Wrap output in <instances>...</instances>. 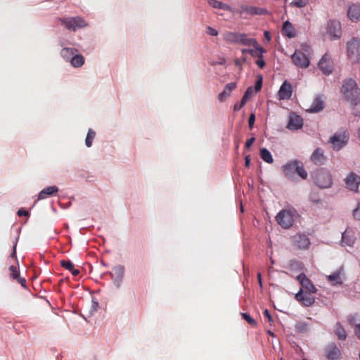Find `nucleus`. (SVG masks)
Masks as SVG:
<instances>
[{"label":"nucleus","mask_w":360,"mask_h":360,"mask_svg":"<svg viewBox=\"0 0 360 360\" xmlns=\"http://www.w3.org/2000/svg\"><path fill=\"white\" fill-rule=\"evenodd\" d=\"M290 4L293 6H295L297 8H303L307 5V1L306 0H294L290 3Z\"/></svg>","instance_id":"46"},{"label":"nucleus","mask_w":360,"mask_h":360,"mask_svg":"<svg viewBox=\"0 0 360 360\" xmlns=\"http://www.w3.org/2000/svg\"><path fill=\"white\" fill-rule=\"evenodd\" d=\"M241 316L244 320H245L250 325L256 326V321L251 317V316L248 313H241Z\"/></svg>","instance_id":"43"},{"label":"nucleus","mask_w":360,"mask_h":360,"mask_svg":"<svg viewBox=\"0 0 360 360\" xmlns=\"http://www.w3.org/2000/svg\"><path fill=\"white\" fill-rule=\"evenodd\" d=\"M15 280H16V281H17L20 284V285H21L23 288H25V289H26V288H27V285H26V280H25V278H22V277H20V276H19V277H18V278H15Z\"/></svg>","instance_id":"52"},{"label":"nucleus","mask_w":360,"mask_h":360,"mask_svg":"<svg viewBox=\"0 0 360 360\" xmlns=\"http://www.w3.org/2000/svg\"><path fill=\"white\" fill-rule=\"evenodd\" d=\"M352 108V114L355 116H360V98H358L356 101H349Z\"/></svg>","instance_id":"37"},{"label":"nucleus","mask_w":360,"mask_h":360,"mask_svg":"<svg viewBox=\"0 0 360 360\" xmlns=\"http://www.w3.org/2000/svg\"><path fill=\"white\" fill-rule=\"evenodd\" d=\"M335 333L340 340H345L347 338V333L340 322L335 324Z\"/></svg>","instance_id":"33"},{"label":"nucleus","mask_w":360,"mask_h":360,"mask_svg":"<svg viewBox=\"0 0 360 360\" xmlns=\"http://www.w3.org/2000/svg\"><path fill=\"white\" fill-rule=\"evenodd\" d=\"M250 164V155H247L245 158V167H249Z\"/></svg>","instance_id":"59"},{"label":"nucleus","mask_w":360,"mask_h":360,"mask_svg":"<svg viewBox=\"0 0 360 360\" xmlns=\"http://www.w3.org/2000/svg\"><path fill=\"white\" fill-rule=\"evenodd\" d=\"M68 62L72 67L78 68L82 67L84 64L85 58L82 54L77 52L75 53V54L72 57H71L70 60Z\"/></svg>","instance_id":"28"},{"label":"nucleus","mask_w":360,"mask_h":360,"mask_svg":"<svg viewBox=\"0 0 360 360\" xmlns=\"http://www.w3.org/2000/svg\"><path fill=\"white\" fill-rule=\"evenodd\" d=\"M293 243L299 249H307L310 245L309 237L304 233H299L294 236Z\"/></svg>","instance_id":"18"},{"label":"nucleus","mask_w":360,"mask_h":360,"mask_svg":"<svg viewBox=\"0 0 360 360\" xmlns=\"http://www.w3.org/2000/svg\"><path fill=\"white\" fill-rule=\"evenodd\" d=\"M59 191L56 186H49L42 189L37 195L38 200L46 199L49 196L54 195Z\"/></svg>","instance_id":"25"},{"label":"nucleus","mask_w":360,"mask_h":360,"mask_svg":"<svg viewBox=\"0 0 360 360\" xmlns=\"http://www.w3.org/2000/svg\"><path fill=\"white\" fill-rule=\"evenodd\" d=\"M262 83H263V77L261 75H259L257 76V79L255 82V92L257 93L258 91H259L262 87Z\"/></svg>","instance_id":"41"},{"label":"nucleus","mask_w":360,"mask_h":360,"mask_svg":"<svg viewBox=\"0 0 360 360\" xmlns=\"http://www.w3.org/2000/svg\"><path fill=\"white\" fill-rule=\"evenodd\" d=\"M78 50L72 47L61 49L60 54V56L67 62H68L71 57H72L75 53H77Z\"/></svg>","instance_id":"31"},{"label":"nucleus","mask_w":360,"mask_h":360,"mask_svg":"<svg viewBox=\"0 0 360 360\" xmlns=\"http://www.w3.org/2000/svg\"><path fill=\"white\" fill-rule=\"evenodd\" d=\"M208 4L210 6L214 8H219L224 11H229L230 6L226 4H224L221 1H219L218 0H209Z\"/></svg>","instance_id":"35"},{"label":"nucleus","mask_w":360,"mask_h":360,"mask_svg":"<svg viewBox=\"0 0 360 360\" xmlns=\"http://www.w3.org/2000/svg\"><path fill=\"white\" fill-rule=\"evenodd\" d=\"M9 270L11 271L10 277L13 279H15L20 276L19 267L17 266L11 265L9 267Z\"/></svg>","instance_id":"40"},{"label":"nucleus","mask_w":360,"mask_h":360,"mask_svg":"<svg viewBox=\"0 0 360 360\" xmlns=\"http://www.w3.org/2000/svg\"><path fill=\"white\" fill-rule=\"evenodd\" d=\"M241 52L243 55L245 54H250L252 57L256 58L257 56V50L255 48L254 49H243L241 50Z\"/></svg>","instance_id":"45"},{"label":"nucleus","mask_w":360,"mask_h":360,"mask_svg":"<svg viewBox=\"0 0 360 360\" xmlns=\"http://www.w3.org/2000/svg\"><path fill=\"white\" fill-rule=\"evenodd\" d=\"M223 38L225 41L231 44H241L243 46H251L252 42L256 44V39L248 37L245 33L236 32H226L223 34Z\"/></svg>","instance_id":"5"},{"label":"nucleus","mask_w":360,"mask_h":360,"mask_svg":"<svg viewBox=\"0 0 360 360\" xmlns=\"http://www.w3.org/2000/svg\"><path fill=\"white\" fill-rule=\"evenodd\" d=\"M347 16L353 22L360 21V4L350 5L347 10Z\"/></svg>","instance_id":"24"},{"label":"nucleus","mask_w":360,"mask_h":360,"mask_svg":"<svg viewBox=\"0 0 360 360\" xmlns=\"http://www.w3.org/2000/svg\"><path fill=\"white\" fill-rule=\"evenodd\" d=\"M314 184L321 189L331 188L333 184V179L330 172L326 168L316 169L313 174Z\"/></svg>","instance_id":"4"},{"label":"nucleus","mask_w":360,"mask_h":360,"mask_svg":"<svg viewBox=\"0 0 360 360\" xmlns=\"http://www.w3.org/2000/svg\"><path fill=\"white\" fill-rule=\"evenodd\" d=\"M282 32L283 35L290 39L295 36V30L292 26V24L289 20H287L283 23Z\"/></svg>","instance_id":"29"},{"label":"nucleus","mask_w":360,"mask_h":360,"mask_svg":"<svg viewBox=\"0 0 360 360\" xmlns=\"http://www.w3.org/2000/svg\"><path fill=\"white\" fill-rule=\"evenodd\" d=\"M345 183L347 188L354 192H358L360 176L354 172H350L345 179Z\"/></svg>","instance_id":"11"},{"label":"nucleus","mask_w":360,"mask_h":360,"mask_svg":"<svg viewBox=\"0 0 360 360\" xmlns=\"http://www.w3.org/2000/svg\"><path fill=\"white\" fill-rule=\"evenodd\" d=\"M17 214L18 217H27L30 215V213L26 210L21 208L18 210Z\"/></svg>","instance_id":"53"},{"label":"nucleus","mask_w":360,"mask_h":360,"mask_svg":"<svg viewBox=\"0 0 360 360\" xmlns=\"http://www.w3.org/2000/svg\"><path fill=\"white\" fill-rule=\"evenodd\" d=\"M236 88V82H230L226 84L224 90L218 96V99L220 101H224L227 97L230 96L232 90Z\"/></svg>","instance_id":"27"},{"label":"nucleus","mask_w":360,"mask_h":360,"mask_svg":"<svg viewBox=\"0 0 360 360\" xmlns=\"http://www.w3.org/2000/svg\"><path fill=\"white\" fill-rule=\"evenodd\" d=\"M254 94V89L252 86H249L245 90L241 100L240 102H238L233 105V110L237 112L240 110L247 103L248 100Z\"/></svg>","instance_id":"21"},{"label":"nucleus","mask_w":360,"mask_h":360,"mask_svg":"<svg viewBox=\"0 0 360 360\" xmlns=\"http://www.w3.org/2000/svg\"><path fill=\"white\" fill-rule=\"evenodd\" d=\"M264 315L265 317H266L268 319V321L269 322H272L273 321V318L269 312V311L268 309H265L264 311Z\"/></svg>","instance_id":"56"},{"label":"nucleus","mask_w":360,"mask_h":360,"mask_svg":"<svg viewBox=\"0 0 360 360\" xmlns=\"http://www.w3.org/2000/svg\"><path fill=\"white\" fill-rule=\"evenodd\" d=\"M302 49L305 51V52H308L309 50V46L307 45V44H302Z\"/></svg>","instance_id":"63"},{"label":"nucleus","mask_w":360,"mask_h":360,"mask_svg":"<svg viewBox=\"0 0 360 360\" xmlns=\"http://www.w3.org/2000/svg\"><path fill=\"white\" fill-rule=\"evenodd\" d=\"M255 63L261 69L264 68L266 65V63H265V60H264V58L257 59L255 61Z\"/></svg>","instance_id":"54"},{"label":"nucleus","mask_w":360,"mask_h":360,"mask_svg":"<svg viewBox=\"0 0 360 360\" xmlns=\"http://www.w3.org/2000/svg\"><path fill=\"white\" fill-rule=\"evenodd\" d=\"M302 117L300 115L296 114L295 112H291L288 117L287 128L292 131H297L302 129Z\"/></svg>","instance_id":"13"},{"label":"nucleus","mask_w":360,"mask_h":360,"mask_svg":"<svg viewBox=\"0 0 360 360\" xmlns=\"http://www.w3.org/2000/svg\"><path fill=\"white\" fill-rule=\"evenodd\" d=\"M291 59L294 65L300 68H307L310 64L309 57L300 50L296 49Z\"/></svg>","instance_id":"10"},{"label":"nucleus","mask_w":360,"mask_h":360,"mask_svg":"<svg viewBox=\"0 0 360 360\" xmlns=\"http://www.w3.org/2000/svg\"><path fill=\"white\" fill-rule=\"evenodd\" d=\"M267 334H268L269 335L271 336V337H274V336H275V335H274V332H272V331H271V330H268V331H267Z\"/></svg>","instance_id":"64"},{"label":"nucleus","mask_w":360,"mask_h":360,"mask_svg":"<svg viewBox=\"0 0 360 360\" xmlns=\"http://www.w3.org/2000/svg\"><path fill=\"white\" fill-rule=\"evenodd\" d=\"M71 274L74 276H76L77 275L79 274L80 271L79 269H75L74 267L72 269V270L70 271Z\"/></svg>","instance_id":"60"},{"label":"nucleus","mask_w":360,"mask_h":360,"mask_svg":"<svg viewBox=\"0 0 360 360\" xmlns=\"http://www.w3.org/2000/svg\"><path fill=\"white\" fill-rule=\"evenodd\" d=\"M255 137H251L250 139H248L246 142H245V147L246 148H249L250 147H251V146L253 144V143L255 142Z\"/></svg>","instance_id":"55"},{"label":"nucleus","mask_w":360,"mask_h":360,"mask_svg":"<svg viewBox=\"0 0 360 360\" xmlns=\"http://www.w3.org/2000/svg\"><path fill=\"white\" fill-rule=\"evenodd\" d=\"M225 59L221 58L220 60H217L216 62H212L211 63L212 65H224L225 63Z\"/></svg>","instance_id":"58"},{"label":"nucleus","mask_w":360,"mask_h":360,"mask_svg":"<svg viewBox=\"0 0 360 360\" xmlns=\"http://www.w3.org/2000/svg\"><path fill=\"white\" fill-rule=\"evenodd\" d=\"M309 200L316 205L321 203L319 191H311L309 195Z\"/></svg>","instance_id":"38"},{"label":"nucleus","mask_w":360,"mask_h":360,"mask_svg":"<svg viewBox=\"0 0 360 360\" xmlns=\"http://www.w3.org/2000/svg\"><path fill=\"white\" fill-rule=\"evenodd\" d=\"M207 34H209L210 36H213V37H216L218 35V31L211 27H207Z\"/></svg>","instance_id":"51"},{"label":"nucleus","mask_w":360,"mask_h":360,"mask_svg":"<svg viewBox=\"0 0 360 360\" xmlns=\"http://www.w3.org/2000/svg\"><path fill=\"white\" fill-rule=\"evenodd\" d=\"M260 157L266 163L271 164V163H273V162H274V158L272 157L271 153L266 148H262L260 150Z\"/></svg>","instance_id":"34"},{"label":"nucleus","mask_w":360,"mask_h":360,"mask_svg":"<svg viewBox=\"0 0 360 360\" xmlns=\"http://www.w3.org/2000/svg\"><path fill=\"white\" fill-rule=\"evenodd\" d=\"M310 159L316 165H323L326 160L323 150L321 148H316L312 153Z\"/></svg>","instance_id":"26"},{"label":"nucleus","mask_w":360,"mask_h":360,"mask_svg":"<svg viewBox=\"0 0 360 360\" xmlns=\"http://www.w3.org/2000/svg\"><path fill=\"white\" fill-rule=\"evenodd\" d=\"M299 217L300 214L297 211L294 207H289L279 211L275 219L281 227L284 229H289Z\"/></svg>","instance_id":"2"},{"label":"nucleus","mask_w":360,"mask_h":360,"mask_svg":"<svg viewBox=\"0 0 360 360\" xmlns=\"http://www.w3.org/2000/svg\"><path fill=\"white\" fill-rule=\"evenodd\" d=\"M99 308L98 302L96 300L95 297H92L91 299V304L90 309L89 311V316H91L94 314L95 312L98 311Z\"/></svg>","instance_id":"39"},{"label":"nucleus","mask_w":360,"mask_h":360,"mask_svg":"<svg viewBox=\"0 0 360 360\" xmlns=\"http://www.w3.org/2000/svg\"><path fill=\"white\" fill-rule=\"evenodd\" d=\"M281 170L285 176L290 181L296 179L295 174L302 179H307L308 173L304 167L302 162L298 160H291L282 165Z\"/></svg>","instance_id":"1"},{"label":"nucleus","mask_w":360,"mask_h":360,"mask_svg":"<svg viewBox=\"0 0 360 360\" xmlns=\"http://www.w3.org/2000/svg\"><path fill=\"white\" fill-rule=\"evenodd\" d=\"M318 66L321 72L326 75H329L333 72V66L330 62V58L327 53L322 56L319 62Z\"/></svg>","instance_id":"15"},{"label":"nucleus","mask_w":360,"mask_h":360,"mask_svg":"<svg viewBox=\"0 0 360 360\" xmlns=\"http://www.w3.org/2000/svg\"><path fill=\"white\" fill-rule=\"evenodd\" d=\"M240 13H246L250 15H264L269 14V11L266 8L252 6H241Z\"/></svg>","instance_id":"17"},{"label":"nucleus","mask_w":360,"mask_h":360,"mask_svg":"<svg viewBox=\"0 0 360 360\" xmlns=\"http://www.w3.org/2000/svg\"><path fill=\"white\" fill-rule=\"evenodd\" d=\"M323 108H324V103H323V100L319 97H316L313 101V102L311 105V108L309 111L310 112H319L321 111L323 109Z\"/></svg>","instance_id":"30"},{"label":"nucleus","mask_w":360,"mask_h":360,"mask_svg":"<svg viewBox=\"0 0 360 360\" xmlns=\"http://www.w3.org/2000/svg\"><path fill=\"white\" fill-rule=\"evenodd\" d=\"M257 279H258L259 284L260 287L262 288V274H261V273H257Z\"/></svg>","instance_id":"62"},{"label":"nucleus","mask_w":360,"mask_h":360,"mask_svg":"<svg viewBox=\"0 0 360 360\" xmlns=\"http://www.w3.org/2000/svg\"><path fill=\"white\" fill-rule=\"evenodd\" d=\"M325 352L328 360H338L340 356V351L334 343L329 345L326 348Z\"/></svg>","instance_id":"22"},{"label":"nucleus","mask_w":360,"mask_h":360,"mask_svg":"<svg viewBox=\"0 0 360 360\" xmlns=\"http://www.w3.org/2000/svg\"><path fill=\"white\" fill-rule=\"evenodd\" d=\"M60 263L62 267L65 268V269L70 271L74 267L73 263L69 259H63L60 262Z\"/></svg>","instance_id":"42"},{"label":"nucleus","mask_w":360,"mask_h":360,"mask_svg":"<svg viewBox=\"0 0 360 360\" xmlns=\"http://www.w3.org/2000/svg\"><path fill=\"white\" fill-rule=\"evenodd\" d=\"M255 122V115L254 113H251L248 118V125L250 129H252L254 124Z\"/></svg>","instance_id":"49"},{"label":"nucleus","mask_w":360,"mask_h":360,"mask_svg":"<svg viewBox=\"0 0 360 360\" xmlns=\"http://www.w3.org/2000/svg\"><path fill=\"white\" fill-rule=\"evenodd\" d=\"M353 216L356 219L360 220V202L358 203L356 208L354 210Z\"/></svg>","instance_id":"48"},{"label":"nucleus","mask_w":360,"mask_h":360,"mask_svg":"<svg viewBox=\"0 0 360 360\" xmlns=\"http://www.w3.org/2000/svg\"><path fill=\"white\" fill-rule=\"evenodd\" d=\"M347 55L350 60L358 63L360 60V39L352 37L347 43Z\"/></svg>","instance_id":"7"},{"label":"nucleus","mask_w":360,"mask_h":360,"mask_svg":"<svg viewBox=\"0 0 360 360\" xmlns=\"http://www.w3.org/2000/svg\"><path fill=\"white\" fill-rule=\"evenodd\" d=\"M355 333L357 338L360 340V323L356 325Z\"/></svg>","instance_id":"57"},{"label":"nucleus","mask_w":360,"mask_h":360,"mask_svg":"<svg viewBox=\"0 0 360 360\" xmlns=\"http://www.w3.org/2000/svg\"><path fill=\"white\" fill-rule=\"evenodd\" d=\"M311 324L307 321H298L295 326L296 333H306L309 331Z\"/></svg>","instance_id":"32"},{"label":"nucleus","mask_w":360,"mask_h":360,"mask_svg":"<svg viewBox=\"0 0 360 360\" xmlns=\"http://www.w3.org/2000/svg\"><path fill=\"white\" fill-rule=\"evenodd\" d=\"M125 268L123 265H116L113 266L112 271H107L104 274L110 276L114 285L117 288H120L122 284L124 277Z\"/></svg>","instance_id":"9"},{"label":"nucleus","mask_w":360,"mask_h":360,"mask_svg":"<svg viewBox=\"0 0 360 360\" xmlns=\"http://www.w3.org/2000/svg\"><path fill=\"white\" fill-rule=\"evenodd\" d=\"M264 37H265L266 39L268 41H269L271 40V34H270V32H268V31H265V32H264Z\"/></svg>","instance_id":"61"},{"label":"nucleus","mask_w":360,"mask_h":360,"mask_svg":"<svg viewBox=\"0 0 360 360\" xmlns=\"http://www.w3.org/2000/svg\"><path fill=\"white\" fill-rule=\"evenodd\" d=\"M69 44H70V42L67 40L63 39H60L58 40V45L61 47V49L69 48Z\"/></svg>","instance_id":"50"},{"label":"nucleus","mask_w":360,"mask_h":360,"mask_svg":"<svg viewBox=\"0 0 360 360\" xmlns=\"http://www.w3.org/2000/svg\"><path fill=\"white\" fill-rule=\"evenodd\" d=\"M349 134L346 131L335 132L330 137L328 142L332 144L334 150L338 151L343 148L348 143Z\"/></svg>","instance_id":"8"},{"label":"nucleus","mask_w":360,"mask_h":360,"mask_svg":"<svg viewBox=\"0 0 360 360\" xmlns=\"http://www.w3.org/2000/svg\"><path fill=\"white\" fill-rule=\"evenodd\" d=\"M341 92L343 98L347 101H354L359 98L360 89H359L356 81L352 78H347L343 80Z\"/></svg>","instance_id":"3"},{"label":"nucleus","mask_w":360,"mask_h":360,"mask_svg":"<svg viewBox=\"0 0 360 360\" xmlns=\"http://www.w3.org/2000/svg\"><path fill=\"white\" fill-rule=\"evenodd\" d=\"M311 292H303L302 289H300L298 292L295 294V298L305 307H311L315 302V298L312 296Z\"/></svg>","instance_id":"14"},{"label":"nucleus","mask_w":360,"mask_h":360,"mask_svg":"<svg viewBox=\"0 0 360 360\" xmlns=\"http://www.w3.org/2000/svg\"><path fill=\"white\" fill-rule=\"evenodd\" d=\"M297 280L299 281L302 287L306 289L308 292L316 293V288L311 282V281L307 277V276L304 273L300 274L297 276Z\"/></svg>","instance_id":"16"},{"label":"nucleus","mask_w":360,"mask_h":360,"mask_svg":"<svg viewBox=\"0 0 360 360\" xmlns=\"http://www.w3.org/2000/svg\"><path fill=\"white\" fill-rule=\"evenodd\" d=\"M60 24L70 31H76L88 25L87 22L80 16L59 18Z\"/></svg>","instance_id":"6"},{"label":"nucleus","mask_w":360,"mask_h":360,"mask_svg":"<svg viewBox=\"0 0 360 360\" xmlns=\"http://www.w3.org/2000/svg\"><path fill=\"white\" fill-rule=\"evenodd\" d=\"M292 94L291 84L287 80L284 81L278 90V97L280 100L289 99Z\"/></svg>","instance_id":"19"},{"label":"nucleus","mask_w":360,"mask_h":360,"mask_svg":"<svg viewBox=\"0 0 360 360\" xmlns=\"http://www.w3.org/2000/svg\"><path fill=\"white\" fill-rule=\"evenodd\" d=\"M356 237L354 233L351 229H346V230L342 234V245L352 247L354 244Z\"/></svg>","instance_id":"20"},{"label":"nucleus","mask_w":360,"mask_h":360,"mask_svg":"<svg viewBox=\"0 0 360 360\" xmlns=\"http://www.w3.org/2000/svg\"><path fill=\"white\" fill-rule=\"evenodd\" d=\"M18 238H19V236H17L15 238L14 241L13 242V248H12V252L10 255V257L12 259H14L17 262H18V259H17V256H16V247H17Z\"/></svg>","instance_id":"44"},{"label":"nucleus","mask_w":360,"mask_h":360,"mask_svg":"<svg viewBox=\"0 0 360 360\" xmlns=\"http://www.w3.org/2000/svg\"><path fill=\"white\" fill-rule=\"evenodd\" d=\"M328 33L332 39H338L340 38L341 25L340 22L337 20H330L328 22Z\"/></svg>","instance_id":"12"},{"label":"nucleus","mask_w":360,"mask_h":360,"mask_svg":"<svg viewBox=\"0 0 360 360\" xmlns=\"http://www.w3.org/2000/svg\"><path fill=\"white\" fill-rule=\"evenodd\" d=\"M343 271V267L341 266L338 270L334 271L333 274L326 276L327 281L332 285H341L343 283L341 278V274Z\"/></svg>","instance_id":"23"},{"label":"nucleus","mask_w":360,"mask_h":360,"mask_svg":"<svg viewBox=\"0 0 360 360\" xmlns=\"http://www.w3.org/2000/svg\"><path fill=\"white\" fill-rule=\"evenodd\" d=\"M96 137V131L92 129H89L86 139H85V146L87 148H90L92 146L93 141Z\"/></svg>","instance_id":"36"},{"label":"nucleus","mask_w":360,"mask_h":360,"mask_svg":"<svg viewBox=\"0 0 360 360\" xmlns=\"http://www.w3.org/2000/svg\"><path fill=\"white\" fill-rule=\"evenodd\" d=\"M251 46H253L254 48H255L257 50V53H261L262 55H263L264 53L266 52V50L265 49H264L263 47H262L258 44L257 40H256V44H255L254 42H252Z\"/></svg>","instance_id":"47"}]
</instances>
